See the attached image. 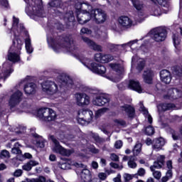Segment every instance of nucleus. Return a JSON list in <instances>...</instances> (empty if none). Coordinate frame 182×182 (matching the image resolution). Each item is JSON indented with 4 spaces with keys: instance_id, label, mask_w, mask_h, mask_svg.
<instances>
[{
    "instance_id": "6",
    "label": "nucleus",
    "mask_w": 182,
    "mask_h": 182,
    "mask_svg": "<svg viewBox=\"0 0 182 182\" xmlns=\"http://www.w3.org/2000/svg\"><path fill=\"white\" fill-rule=\"evenodd\" d=\"M37 116L44 122H53L56 119V112L50 108H41L38 111Z\"/></svg>"
},
{
    "instance_id": "5",
    "label": "nucleus",
    "mask_w": 182,
    "mask_h": 182,
    "mask_svg": "<svg viewBox=\"0 0 182 182\" xmlns=\"http://www.w3.org/2000/svg\"><path fill=\"white\" fill-rule=\"evenodd\" d=\"M109 66L114 72H116L117 75L114 77H109L107 76V78L114 83H117L123 79V76L124 75V65L122 64H116V63H111Z\"/></svg>"
},
{
    "instance_id": "53",
    "label": "nucleus",
    "mask_w": 182,
    "mask_h": 182,
    "mask_svg": "<svg viewBox=\"0 0 182 182\" xmlns=\"http://www.w3.org/2000/svg\"><path fill=\"white\" fill-rule=\"evenodd\" d=\"M114 123H115L116 126H126V122L123 119H114Z\"/></svg>"
},
{
    "instance_id": "13",
    "label": "nucleus",
    "mask_w": 182,
    "mask_h": 182,
    "mask_svg": "<svg viewBox=\"0 0 182 182\" xmlns=\"http://www.w3.org/2000/svg\"><path fill=\"white\" fill-rule=\"evenodd\" d=\"M28 79L29 77H26L21 80V83H26L23 87L26 95H33L36 92V84L34 82H28Z\"/></svg>"
},
{
    "instance_id": "3",
    "label": "nucleus",
    "mask_w": 182,
    "mask_h": 182,
    "mask_svg": "<svg viewBox=\"0 0 182 182\" xmlns=\"http://www.w3.org/2000/svg\"><path fill=\"white\" fill-rule=\"evenodd\" d=\"M27 4L26 7V13L28 16H39L40 18H45L46 14L42 6L41 0H24Z\"/></svg>"
},
{
    "instance_id": "29",
    "label": "nucleus",
    "mask_w": 182,
    "mask_h": 182,
    "mask_svg": "<svg viewBox=\"0 0 182 182\" xmlns=\"http://www.w3.org/2000/svg\"><path fill=\"white\" fill-rule=\"evenodd\" d=\"M80 178L82 182H88L92 180V173L89 169L84 168L80 173Z\"/></svg>"
},
{
    "instance_id": "40",
    "label": "nucleus",
    "mask_w": 182,
    "mask_h": 182,
    "mask_svg": "<svg viewBox=\"0 0 182 182\" xmlns=\"http://www.w3.org/2000/svg\"><path fill=\"white\" fill-rule=\"evenodd\" d=\"M46 178L43 176H40L37 178H26V182H46Z\"/></svg>"
},
{
    "instance_id": "47",
    "label": "nucleus",
    "mask_w": 182,
    "mask_h": 182,
    "mask_svg": "<svg viewBox=\"0 0 182 182\" xmlns=\"http://www.w3.org/2000/svg\"><path fill=\"white\" fill-rule=\"evenodd\" d=\"M145 134L147 136H153L154 134V128L151 125L146 127L145 128Z\"/></svg>"
},
{
    "instance_id": "9",
    "label": "nucleus",
    "mask_w": 182,
    "mask_h": 182,
    "mask_svg": "<svg viewBox=\"0 0 182 182\" xmlns=\"http://www.w3.org/2000/svg\"><path fill=\"white\" fill-rule=\"evenodd\" d=\"M151 33L155 42H163L167 38V30L164 27L154 28L151 31Z\"/></svg>"
},
{
    "instance_id": "64",
    "label": "nucleus",
    "mask_w": 182,
    "mask_h": 182,
    "mask_svg": "<svg viewBox=\"0 0 182 182\" xmlns=\"http://www.w3.org/2000/svg\"><path fill=\"white\" fill-rule=\"evenodd\" d=\"M81 33H87V35H90V33H92V31H90L89 28H82L81 29Z\"/></svg>"
},
{
    "instance_id": "36",
    "label": "nucleus",
    "mask_w": 182,
    "mask_h": 182,
    "mask_svg": "<svg viewBox=\"0 0 182 182\" xmlns=\"http://www.w3.org/2000/svg\"><path fill=\"white\" fill-rule=\"evenodd\" d=\"M140 110L141 112H143L144 114H147L148 116V122L151 124L153 123V118L151 117V115L149 114V110L144 107V105H143V103L140 102Z\"/></svg>"
},
{
    "instance_id": "32",
    "label": "nucleus",
    "mask_w": 182,
    "mask_h": 182,
    "mask_svg": "<svg viewBox=\"0 0 182 182\" xmlns=\"http://www.w3.org/2000/svg\"><path fill=\"white\" fill-rule=\"evenodd\" d=\"M64 21L67 25H70L73 21H75V16H73V11H70L64 15Z\"/></svg>"
},
{
    "instance_id": "26",
    "label": "nucleus",
    "mask_w": 182,
    "mask_h": 182,
    "mask_svg": "<svg viewBox=\"0 0 182 182\" xmlns=\"http://www.w3.org/2000/svg\"><path fill=\"white\" fill-rule=\"evenodd\" d=\"M160 77L161 82H164L166 85H168L171 82V74L167 70H162L160 72Z\"/></svg>"
},
{
    "instance_id": "15",
    "label": "nucleus",
    "mask_w": 182,
    "mask_h": 182,
    "mask_svg": "<svg viewBox=\"0 0 182 182\" xmlns=\"http://www.w3.org/2000/svg\"><path fill=\"white\" fill-rule=\"evenodd\" d=\"M21 100H22V92L18 90L16 92H14L10 97L9 105L11 109H13V107H16V106H18V105L21 103Z\"/></svg>"
},
{
    "instance_id": "22",
    "label": "nucleus",
    "mask_w": 182,
    "mask_h": 182,
    "mask_svg": "<svg viewBox=\"0 0 182 182\" xmlns=\"http://www.w3.org/2000/svg\"><path fill=\"white\" fill-rule=\"evenodd\" d=\"M91 68V72L93 73H97V75H101V76H103L106 73V67L104 65H102V64H97L96 63H92Z\"/></svg>"
},
{
    "instance_id": "50",
    "label": "nucleus",
    "mask_w": 182,
    "mask_h": 182,
    "mask_svg": "<svg viewBox=\"0 0 182 182\" xmlns=\"http://www.w3.org/2000/svg\"><path fill=\"white\" fill-rule=\"evenodd\" d=\"M152 2H154V0H151ZM159 5L164 6V8H167L168 6V3L167 0H156Z\"/></svg>"
},
{
    "instance_id": "27",
    "label": "nucleus",
    "mask_w": 182,
    "mask_h": 182,
    "mask_svg": "<svg viewBox=\"0 0 182 182\" xmlns=\"http://www.w3.org/2000/svg\"><path fill=\"white\" fill-rule=\"evenodd\" d=\"M128 87L132 90H135V92H138V93H141V92H143V89H141V85H140V82H139V81L133 80H129Z\"/></svg>"
},
{
    "instance_id": "1",
    "label": "nucleus",
    "mask_w": 182,
    "mask_h": 182,
    "mask_svg": "<svg viewBox=\"0 0 182 182\" xmlns=\"http://www.w3.org/2000/svg\"><path fill=\"white\" fill-rule=\"evenodd\" d=\"M21 49H22V41H21V39L14 41L13 45L9 50L8 59L9 61H6L3 64L2 73H0V79L6 80V77H9L11 73L14 72L11 62L15 63L19 60V55H18L16 52H18Z\"/></svg>"
},
{
    "instance_id": "59",
    "label": "nucleus",
    "mask_w": 182,
    "mask_h": 182,
    "mask_svg": "<svg viewBox=\"0 0 182 182\" xmlns=\"http://www.w3.org/2000/svg\"><path fill=\"white\" fill-rule=\"evenodd\" d=\"M54 28L55 29H58V31H62L63 29V25L60 23H55Z\"/></svg>"
},
{
    "instance_id": "28",
    "label": "nucleus",
    "mask_w": 182,
    "mask_h": 182,
    "mask_svg": "<svg viewBox=\"0 0 182 182\" xmlns=\"http://www.w3.org/2000/svg\"><path fill=\"white\" fill-rule=\"evenodd\" d=\"M77 9H81L85 14H91L93 11L92 6L89 5L87 3H77L76 6Z\"/></svg>"
},
{
    "instance_id": "46",
    "label": "nucleus",
    "mask_w": 182,
    "mask_h": 182,
    "mask_svg": "<svg viewBox=\"0 0 182 182\" xmlns=\"http://www.w3.org/2000/svg\"><path fill=\"white\" fill-rule=\"evenodd\" d=\"M0 159H11V154L8 150H2L0 153Z\"/></svg>"
},
{
    "instance_id": "49",
    "label": "nucleus",
    "mask_w": 182,
    "mask_h": 182,
    "mask_svg": "<svg viewBox=\"0 0 182 182\" xmlns=\"http://www.w3.org/2000/svg\"><path fill=\"white\" fill-rule=\"evenodd\" d=\"M128 166L130 168H136V167H137V164L134 162V158L133 156H132L128 161Z\"/></svg>"
},
{
    "instance_id": "58",
    "label": "nucleus",
    "mask_w": 182,
    "mask_h": 182,
    "mask_svg": "<svg viewBox=\"0 0 182 182\" xmlns=\"http://www.w3.org/2000/svg\"><path fill=\"white\" fill-rule=\"evenodd\" d=\"M73 135H71V136H65L63 134H60L58 137V140H60V141H62V140H65V139H73Z\"/></svg>"
},
{
    "instance_id": "43",
    "label": "nucleus",
    "mask_w": 182,
    "mask_h": 182,
    "mask_svg": "<svg viewBox=\"0 0 182 182\" xmlns=\"http://www.w3.org/2000/svg\"><path fill=\"white\" fill-rule=\"evenodd\" d=\"M144 66H146V61L141 58L137 60V70H139V72H141V70L144 69Z\"/></svg>"
},
{
    "instance_id": "42",
    "label": "nucleus",
    "mask_w": 182,
    "mask_h": 182,
    "mask_svg": "<svg viewBox=\"0 0 182 182\" xmlns=\"http://www.w3.org/2000/svg\"><path fill=\"white\" fill-rule=\"evenodd\" d=\"M152 12L154 16H160V15L163 14V11H161V8H160L159 5L154 6V7L152 8Z\"/></svg>"
},
{
    "instance_id": "25",
    "label": "nucleus",
    "mask_w": 182,
    "mask_h": 182,
    "mask_svg": "<svg viewBox=\"0 0 182 182\" xmlns=\"http://www.w3.org/2000/svg\"><path fill=\"white\" fill-rule=\"evenodd\" d=\"M77 19L80 25H85L92 19V13H80L77 16Z\"/></svg>"
},
{
    "instance_id": "54",
    "label": "nucleus",
    "mask_w": 182,
    "mask_h": 182,
    "mask_svg": "<svg viewBox=\"0 0 182 182\" xmlns=\"http://www.w3.org/2000/svg\"><path fill=\"white\" fill-rule=\"evenodd\" d=\"M34 144H36L37 147H40L41 149H43V147H45V142H43V141L36 140Z\"/></svg>"
},
{
    "instance_id": "18",
    "label": "nucleus",
    "mask_w": 182,
    "mask_h": 182,
    "mask_svg": "<svg viewBox=\"0 0 182 182\" xmlns=\"http://www.w3.org/2000/svg\"><path fill=\"white\" fill-rule=\"evenodd\" d=\"M82 40L83 43L87 44L90 49H92V50H95L97 52H102V46L97 45L95 41H92L90 38L87 37L82 36Z\"/></svg>"
},
{
    "instance_id": "35",
    "label": "nucleus",
    "mask_w": 182,
    "mask_h": 182,
    "mask_svg": "<svg viewBox=\"0 0 182 182\" xmlns=\"http://www.w3.org/2000/svg\"><path fill=\"white\" fill-rule=\"evenodd\" d=\"M122 108L129 117H134V108L133 107L130 105H124L122 107Z\"/></svg>"
},
{
    "instance_id": "61",
    "label": "nucleus",
    "mask_w": 182,
    "mask_h": 182,
    "mask_svg": "<svg viewBox=\"0 0 182 182\" xmlns=\"http://www.w3.org/2000/svg\"><path fill=\"white\" fill-rule=\"evenodd\" d=\"M166 168L168 170H173V161L168 160L166 161Z\"/></svg>"
},
{
    "instance_id": "63",
    "label": "nucleus",
    "mask_w": 182,
    "mask_h": 182,
    "mask_svg": "<svg viewBox=\"0 0 182 182\" xmlns=\"http://www.w3.org/2000/svg\"><path fill=\"white\" fill-rule=\"evenodd\" d=\"M98 177L100 178V180H105L106 178H107V175L105 173H100L98 174Z\"/></svg>"
},
{
    "instance_id": "16",
    "label": "nucleus",
    "mask_w": 182,
    "mask_h": 182,
    "mask_svg": "<svg viewBox=\"0 0 182 182\" xmlns=\"http://www.w3.org/2000/svg\"><path fill=\"white\" fill-rule=\"evenodd\" d=\"M75 100L77 106H87L90 103V97L86 93L75 94Z\"/></svg>"
},
{
    "instance_id": "30",
    "label": "nucleus",
    "mask_w": 182,
    "mask_h": 182,
    "mask_svg": "<svg viewBox=\"0 0 182 182\" xmlns=\"http://www.w3.org/2000/svg\"><path fill=\"white\" fill-rule=\"evenodd\" d=\"M60 80L63 86H65V85L68 86V87H72L73 86V80H72L69 75H61L60 77Z\"/></svg>"
},
{
    "instance_id": "19",
    "label": "nucleus",
    "mask_w": 182,
    "mask_h": 182,
    "mask_svg": "<svg viewBox=\"0 0 182 182\" xmlns=\"http://www.w3.org/2000/svg\"><path fill=\"white\" fill-rule=\"evenodd\" d=\"M166 144V140L163 137L155 138L153 139L152 150L154 151H160L163 150V147Z\"/></svg>"
},
{
    "instance_id": "24",
    "label": "nucleus",
    "mask_w": 182,
    "mask_h": 182,
    "mask_svg": "<svg viewBox=\"0 0 182 182\" xmlns=\"http://www.w3.org/2000/svg\"><path fill=\"white\" fill-rule=\"evenodd\" d=\"M158 113L161 114L163 112H167V110H174L176 108V105L173 103H161L157 105Z\"/></svg>"
},
{
    "instance_id": "21",
    "label": "nucleus",
    "mask_w": 182,
    "mask_h": 182,
    "mask_svg": "<svg viewBox=\"0 0 182 182\" xmlns=\"http://www.w3.org/2000/svg\"><path fill=\"white\" fill-rule=\"evenodd\" d=\"M118 22L120 26L125 29H129L133 26V21L128 16H122L118 18Z\"/></svg>"
},
{
    "instance_id": "34",
    "label": "nucleus",
    "mask_w": 182,
    "mask_h": 182,
    "mask_svg": "<svg viewBox=\"0 0 182 182\" xmlns=\"http://www.w3.org/2000/svg\"><path fill=\"white\" fill-rule=\"evenodd\" d=\"M26 35H27V37L25 39L26 52L27 53H32V52H33V48H32L31 38L29 37L28 33H26Z\"/></svg>"
},
{
    "instance_id": "31",
    "label": "nucleus",
    "mask_w": 182,
    "mask_h": 182,
    "mask_svg": "<svg viewBox=\"0 0 182 182\" xmlns=\"http://www.w3.org/2000/svg\"><path fill=\"white\" fill-rule=\"evenodd\" d=\"M35 166H39V162L35 160H30L22 166V169L24 170V171H31L32 168L35 167Z\"/></svg>"
},
{
    "instance_id": "60",
    "label": "nucleus",
    "mask_w": 182,
    "mask_h": 182,
    "mask_svg": "<svg viewBox=\"0 0 182 182\" xmlns=\"http://www.w3.org/2000/svg\"><path fill=\"white\" fill-rule=\"evenodd\" d=\"M123 146V142L120 140H118L114 144L115 149H122V146Z\"/></svg>"
},
{
    "instance_id": "62",
    "label": "nucleus",
    "mask_w": 182,
    "mask_h": 182,
    "mask_svg": "<svg viewBox=\"0 0 182 182\" xmlns=\"http://www.w3.org/2000/svg\"><path fill=\"white\" fill-rule=\"evenodd\" d=\"M110 159L112 161H119V156L116 154H111Z\"/></svg>"
},
{
    "instance_id": "23",
    "label": "nucleus",
    "mask_w": 182,
    "mask_h": 182,
    "mask_svg": "<svg viewBox=\"0 0 182 182\" xmlns=\"http://www.w3.org/2000/svg\"><path fill=\"white\" fill-rule=\"evenodd\" d=\"M142 77L145 83H147L148 85H152L153 78L154 77V71H153L151 69H147L144 70Z\"/></svg>"
},
{
    "instance_id": "48",
    "label": "nucleus",
    "mask_w": 182,
    "mask_h": 182,
    "mask_svg": "<svg viewBox=\"0 0 182 182\" xmlns=\"http://www.w3.org/2000/svg\"><path fill=\"white\" fill-rule=\"evenodd\" d=\"M173 75L176 76H182V67L176 66L173 68Z\"/></svg>"
},
{
    "instance_id": "10",
    "label": "nucleus",
    "mask_w": 182,
    "mask_h": 182,
    "mask_svg": "<svg viewBox=\"0 0 182 182\" xmlns=\"http://www.w3.org/2000/svg\"><path fill=\"white\" fill-rule=\"evenodd\" d=\"M51 141L55 144L53 151L54 153H58V154H61V156H65L66 157H69L70 154H72V151L70 150L65 149L63 146H60L59 141L53 136L51 135L50 136Z\"/></svg>"
},
{
    "instance_id": "12",
    "label": "nucleus",
    "mask_w": 182,
    "mask_h": 182,
    "mask_svg": "<svg viewBox=\"0 0 182 182\" xmlns=\"http://www.w3.org/2000/svg\"><path fill=\"white\" fill-rule=\"evenodd\" d=\"M139 40L136 39L134 41H131L127 43H124L122 45H116L108 43L107 48L109 49L110 52H119V50H122V49H124L127 46H132V45H134V43H137Z\"/></svg>"
},
{
    "instance_id": "38",
    "label": "nucleus",
    "mask_w": 182,
    "mask_h": 182,
    "mask_svg": "<svg viewBox=\"0 0 182 182\" xmlns=\"http://www.w3.org/2000/svg\"><path fill=\"white\" fill-rule=\"evenodd\" d=\"M131 1L136 11H141L143 9V3L139 0H131Z\"/></svg>"
},
{
    "instance_id": "52",
    "label": "nucleus",
    "mask_w": 182,
    "mask_h": 182,
    "mask_svg": "<svg viewBox=\"0 0 182 182\" xmlns=\"http://www.w3.org/2000/svg\"><path fill=\"white\" fill-rule=\"evenodd\" d=\"M106 112V109L102 108L100 109H98L97 111L95 112V117L96 119H98V117H100L102 114H105V112Z\"/></svg>"
},
{
    "instance_id": "39",
    "label": "nucleus",
    "mask_w": 182,
    "mask_h": 182,
    "mask_svg": "<svg viewBox=\"0 0 182 182\" xmlns=\"http://www.w3.org/2000/svg\"><path fill=\"white\" fill-rule=\"evenodd\" d=\"M49 6L51 8H60V5H62V0H50L48 2Z\"/></svg>"
},
{
    "instance_id": "56",
    "label": "nucleus",
    "mask_w": 182,
    "mask_h": 182,
    "mask_svg": "<svg viewBox=\"0 0 182 182\" xmlns=\"http://www.w3.org/2000/svg\"><path fill=\"white\" fill-rule=\"evenodd\" d=\"M73 166L77 167V168H85V164L80 162H74L73 163Z\"/></svg>"
},
{
    "instance_id": "20",
    "label": "nucleus",
    "mask_w": 182,
    "mask_h": 182,
    "mask_svg": "<svg viewBox=\"0 0 182 182\" xmlns=\"http://www.w3.org/2000/svg\"><path fill=\"white\" fill-rule=\"evenodd\" d=\"M95 59L96 62H100V63H109L113 60V55L110 54H102L97 53L95 55Z\"/></svg>"
},
{
    "instance_id": "14",
    "label": "nucleus",
    "mask_w": 182,
    "mask_h": 182,
    "mask_svg": "<svg viewBox=\"0 0 182 182\" xmlns=\"http://www.w3.org/2000/svg\"><path fill=\"white\" fill-rule=\"evenodd\" d=\"M11 31L14 32V36H18V33H21V32H23V31H25L23 24H19V18L15 17V16H13Z\"/></svg>"
},
{
    "instance_id": "37",
    "label": "nucleus",
    "mask_w": 182,
    "mask_h": 182,
    "mask_svg": "<svg viewBox=\"0 0 182 182\" xmlns=\"http://www.w3.org/2000/svg\"><path fill=\"white\" fill-rule=\"evenodd\" d=\"M91 137L96 141V143L102 144L106 141V139L100 137L98 134L92 133Z\"/></svg>"
},
{
    "instance_id": "7",
    "label": "nucleus",
    "mask_w": 182,
    "mask_h": 182,
    "mask_svg": "<svg viewBox=\"0 0 182 182\" xmlns=\"http://www.w3.org/2000/svg\"><path fill=\"white\" fill-rule=\"evenodd\" d=\"M78 123L82 125L86 124V123H90L93 119V112L89 109H81L78 112Z\"/></svg>"
},
{
    "instance_id": "55",
    "label": "nucleus",
    "mask_w": 182,
    "mask_h": 182,
    "mask_svg": "<svg viewBox=\"0 0 182 182\" xmlns=\"http://www.w3.org/2000/svg\"><path fill=\"white\" fill-rule=\"evenodd\" d=\"M23 173V171H22V169H16L14 173V177H21Z\"/></svg>"
},
{
    "instance_id": "44",
    "label": "nucleus",
    "mask_w": 182,
    "mask_h": 182,
    "mask_svg": "<svg viewBox=\"0 0 182 182\" xmlns=\"http://www.w3.org/2000/svg\"><path fill=\"white\" fill-rule=\"evenodd\" d=\"M140 151H141V144L138 143L134 147V156H139V154H140Z\"/></svg>"
},
{
    "instance_id": "11",
    "label": "nucleus",
    "mask_w": 182,
    "mask_h": 182,
    "mask_svg": "<svg viewBox=\"0 0 182 182\" xmlns=\"http://www.w3.org/2000/svg\"><path fill=\"white\" fill-rule=\"evenodd\" d=\"M91 18L95 23H103L106 21V13L102 9H94L91 11Z\"/></svg>"
},
{
    "instance_id": "51",
    "label": "nucleus",
    "mask_w": 182,
    "mask_h": 182,
    "mask_svg": "<svg viewBox=\"0 0 182 182\" xmlns=\"http://www.w3.org/2000/svg\"><path fill=\"white\" fill-rule=\"evenodd\" d=\"M59 168L61 170H69L70 168V164L69 163H63L58 165Z\"/></svg>"
},
{
    "instance_id": "17",
    "label": "nucleus",
    "mask_w": 182,
    "mask_h": 182,
    "mask_svg": "<svg viewBox=\"0 0 182 182\" xmlns=\"http://www.w3.org/2000/svg\"><path fill=\"white\" fill-rule=\"evenodd\" d=\"M109 102H110V98L105 95H97L92 100V103L95 106H105V105H107Z\"/></svg>"
},
{
    "instance_id": "45",
    "label": "nucleus",
    "mask_w": 182,
    "mask_h": 182,
    "mask_svg": "<svg viewBox=\"0 0 182 182\" xmlns=\"http://www.w3.org/2000/svg\"><path fill=\"white\" fill-rule=\"evenodd\" d=\"M172 39H173V45L175 46V48H177V47L178 46V45H180V37H178V34H173L172 36Z\"/></svg>"
},
{
    "instance_id": "33",
    "label": "nucleus",
    "mask_w": 182,
    "mask_h": 182,
    "mask_svg": "<svg viewBox=\"0 0 182 182\" xmlns=\"http://www.w3.org/2000/svg\"><path fill=\"white\" fill-rule=\"evenodd\" d=\"M80 62H81V63H82L85 68H87V69L92 70V64L93 63H91L92 60L90 58L82 56L80 58Z\"/></svg>"
},
{
    "instance_id": "2",
    "label": "nucleus",
    "mask_w": 182,
    "mask_h": 182,
    "mask_svg": "<svg viewBox=\"0 0 182 182\" xmlns=\"http://www.w3.org/2000/svg\"><path fill=\"white\" fill-rule=\"evenodd\" d=\"M48 43L55 52H59V49H65L67 52H77V47L73 43V38L68 35L65 37L59 36L56 39L47 38Z\"/></svg>"
},
{
    "instance_id": "4",
    "label": "nucleus",
    "mask_w": 182,
    "mask_h": 182,
    "mask_svg": "<svg viewBox=\"0 0 182 182\" xmlns=\"http://www.w3.org/2000/svg\"><path fill=\"white\" fill-rule=\"evenodd\" d=\"M164 160H166V156L164 155H160L157 157L156 161L154 162V164L150 166V170L153 172V176L156 180H160V178H161V172L156 171V168L157 170L163 168V166H164Z\"/></svg>"
},
{
    "instance_id": "57",
    "label": "nucleus",
    "mask_w": 182,
    "mask_h": 182,
    "mask_svg": "<svg viewBox=\"0 0 182 182\" xmlns=\"http://www.w3.org/2000/svg\"><path fill=\"white\" fill-rule=\"evenodd\" d=\"M26 132V127H19V129L16 131L17 134H22Z\"/></svg>"
},
{
    "instance_id": "8",
    "label": "nucleus",
    "mask_w": 182,
    "mask_h": 182,
    "mask_svg": "<svg viewBox=\"0 0 182 182\" xmlns=\"http://www.w3.org/2000/svg\"><path fill=\"white\" fill-rule=\"evenodd\" d=\"M43 92L47 93V95H55L58 93V84L55 82L47 80L41 84Z\"/></svg>"
},
{
    "instance_id": "41",
    "label": "nucleus",
    "mask_w": 182,
    "mask_h": 182,
    "mask_svg": "<svg viewBox=\"0 0 182 182\" xmlns=\"http://www.w3.org/2000/svg\"><path fill=\"white\" fill-rule=\"evenodd\" d=\"M19 147H21L20 144H18V142L16 143L14 147L11 149L12 154H22V151Z\"/></svg>"
}]
</instances>
